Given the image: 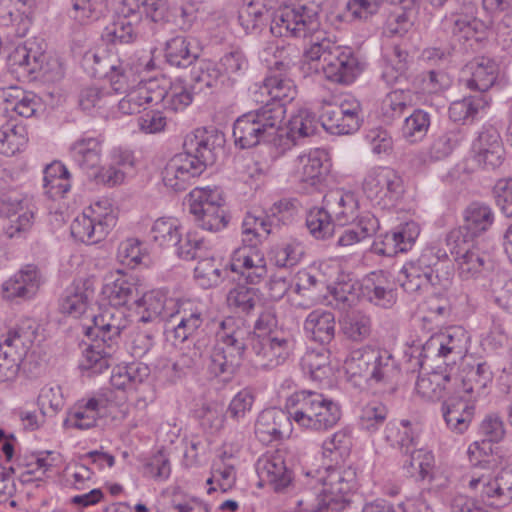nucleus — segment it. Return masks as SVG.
Instances as JSON below:
<instances>
[{
	"mask_svg": "<svg viewBox=\"0 0 512 512\" xmlns=\"http://www.w3.org/2000/svg\"><path fill=\"white\" fill-rule=\"evenodd\" d=\"M0 123V153L5 156H13L20 152L27 143V133L23 125L14 120L2 117Z\"/></svg>",
	"mask_w": 512,
	"mask_h": 512,
	"instance_id": "obj_48",
	"label": "nucleus"
},
{
	"mask_svg": "<svg viewBox=\"0 0 512 512\" xmlns=\"http://www.w3.org/2000/svg\"><path fill=\"white\" fill-rule=\"evenodd\" d=\"M116 222L113 209L102 207L97 202L72 221L70 231L74 239L86 244H96L105 239Z\"/></svg>",
	"mask_w": 512,
	"mask_h": 512,
	"instance_id": "obj_16",
	"label": "nucleus"
},
{
	"mask_svg": "<svg viewBox=\"0 0 512 512\" xmlns=\"http://www.w3.org/2000/svg\"><path fill=\"white\" fill-rule=\"evenodd\" d=\"M468 487L484 504L496 508L505 507L512 502V469H502L495 476L474 472Z\"/></svg>",
	"mask_w": 512,
	"mask_h": 512,
	"instance_id": "obj_19",
	"label": "nucleus"
},
{
	"mask_svg": "<svg viewBox=\"0 0 512 512\" xmlns=\"http://www.w3.org/2000/svg\"><path fill=\"white\" fill-rule=\"evenodd\" d=\"M306 226L314 238L324 240L334 233V217L323 204L321 208L310 210L306 217Z\"/></svg>",
	"mask_w": 512,
	"mask_h": 512,
	"instance_id": "obj_63",
	"label": "nucleus"
},
{
	"mask_svg": "<svg viewBox=\"0 0 512 512\" xmlns=\"http://www.w3.org/2000/svg\"><path fill=\"white\" fill-rule=\"evenodd\" d=\"M286 109L275 103H265L239 116L233 124L235 145L249 149L260 143L271 142L283 137L282 124Z\"/></svg>",
	"mask_w": 512,
	"mask_h": 512,
	"instance_id": "obj_7",
	"label": "nucleus"
},
{
	"mask_svg": "<svg viewBox=\"0 0 512 512\" xmlns=\"http://www.w3.org/2000/svg\"><path fill=\"white\" fill-rule=\"evenodd\" d=\"M466 71L469 77L462 80L464 86L483 93L495 84L499 75V64L493 58L478 56L466 65Z\"/></svg>",
	"mask_w": 512,
	"mask_h": 512,
	"instance_id": "obj_33",
	"label": "nucleus"
},
{
	"mask_svg": "<svg viewBox=\"0 0 512 512\" xmlns=\"http://www.w3.org/2000/svg\"><path fill=\"white\" fill-rule=\"evenodd\" d=\"M196 92L190 85L182 80L169 84L167 95L162 109L166 113H179L191 105Z\"/></svg>",
	"mask_w": 512,
	"mask_h": 512,
	"instance_id": "obj_53",
	"label": "nucleus"
},
{
	"mask_svg": "<svg viewBox=\"0 0 512 512\" xmlns=\"http://www.w3.org/2000/svg\"><path fill=\"white\" fill-rule=\"evenodd\" d=\"M188 203L190 213L202 229L217 232L227 227L230 217L217 188H194L188 195Z\"/></svg>",
	"mask_w": 512,
	"mask_h": 512,
	"instance_id": "obj_14",
	"label": "nucleus"
},
{
	"mask_svg": "<svg viewBox=\"0 0 512 512\" xmlns=\"http://www.w3.org/2000/svg\"><path fill=\"white\" fill-rule=\"evenodd\" d=\"M451 378L449 374L433 371L429 374L419 375L415 384L416 393L427 401L442 399Z\"/></svg>",
	"mask_w": 512,
	"mask_h": 512,
	"instance_id": "obj_50",
	"label": "nucleus"
},
{
	"mask_svg": "<svg viewBox=\"0 0 512 512\" xmlns=\"http://www.w3.org/2000/svg\"><path fill=\"white\" fill-rule=\"evenodd\" d=\"M350 379L360 378L382 393H393L398 384L400 366L394 355L382 348L363 346L352 350L344 362Z\"/></svg>",
	"mask_w": 512,
	"mask_h": 512,
	"instance_id": "obj_4",
	"label": "nucleus"
},
{
	"mask_svg": "<svg viewBox=\"0 0 512 512\" xmlns=\"http://www.w3.org/2000/svg\"><path fill=\"white\" fill-rule=\"evenodd\" d=\"M463 218V224L448 233L446 243L453 244L463 240L474 242V238L492 226L494 212L487 204L473 202L464 210Z\"/></svg>",
	"mask_w": 512,
	"mask_h": 512,
	"instance_id": "obj_23",
	"label": "nucleus"
},
{
	"mask_svg": "<svg viewBox=\"0 0 512 512\" xmlns=\"http://www.w3.org/2000/svg\"><path fill=\"white\" fill-rule=\"evenodd\" d=\"M476 160L486 169H495L504 161V147L498 130L491 126H483L473 144Z\"/></svg>",
	"mask_w": 512,
	"mask_h": 512,
	"instance_id": "obj_31",
	"label": "nucleus"
},
{
	"mask_svg": "<svg viewBox=\"0 0 512 512\" xmlns=\"http://www.w3.org/2000/svg\"><path fill=\"white\" fill-rule=\"evenodd\" d=\"M182 227L176 218L160 217L150 229V238L160 248H172L179 241Z\"/></svg>",
	"mask_w": 512,
	"mask_h": 512,
	"instance_id": "obj_52",
	"label": "nucleus"
},
{
	"mask_svg": "<svg viewBox=\"0 0 512 512\" xmlns=\"http://www.w3.org/2000/svg\"><path fill=\"white\" fill-rule=\"evenodd\" d=\"M466 137V132L463 128L454 126L433 140L429 154L434 160H442L448 157L456 147H458Z\"/></svg>",
	"mask_w": 512,
	"mask_h": 512,
	"instance_id": "obj_58",
	"label": "nucleus"
},
{
	"mask_svg": "<svg viewBox=\"0 0 512 512\" xmlns=\"http://www.w3.org/2000/svg\"><path fill=\"white\" fill-rule=\"evenodd\" d=\"M93 295V289L85 282H74L64 291L59 303L60 312L73 318L81 317L86 313Z\"/></svg>",
	"mask_w": 512,
	"mask_h": 512,
	"instance_id": "obj_40",
	"label": "nucleus"
},
{
	"mask_svg": "<svg viewBox=\"0 0 512 512\" xmlns=\"http://www.w3.org/2000/svg\"><path fill=\"white\" fill-rule=\"evenodd\" d=\"M383 439L390 447L398 449L403 453H409L412 448L416 447L414 430L410 422L406 420L387 423L384 429Z\"/></svg>",
	"mask_w": 512,
	"mask_h": 512,
	"instance_id": "obj_49",
	"label": "nucleus"
},
{
	"mask_svg": "<svg viewBox=\"0 0 512 512\" xmlns=\"http://www.w3.org/2000/svg\"><path fill=\"white\" fill-rule=\"evenodd\" d=\"M286 451L277 449L267 452L256 462V472L261 481L270 484L277 492L287 488L293 479L292 471L285 461Z\"/></svg>",
	"mask_w": 512,
	"mask_h": 512,
	"instance_id": "obj_27",
	"label": "nucleus"
},
{
	"mask_svg": "<svg viewBox=\"0 0 512 512\" xmlns=\"http://www.w3.org/2000/svg\"><path fill=\"white\" fill-rule=\"evenodd\" d=\"M190 85L196 94H211L214 91L226 87L225 75L218 65L209 60L201 61L191 72Z\"/></svg>",
	"mask_w": 512,
	"mask_h": 512,
	"instance_id": "obj_37",
	"label": "nucleus"
},
{
	"mask_svg": "<svg viewBox=\"0 0 512 512\" xmlns=\"http://www.w3.org/2000/svg\"><path fill=\"white\" fill-rule=\"evenodd\" d=\"M488 105L484 96H469L461 100L454 101L449 107V118L453 122L463 124L473 122L479 111Z\"/></svg>",
	"mask_w": 512,
	"mask_h": 512,
	"instance_id": "obj_57",
	"label": "nucleus"
},
{
	"mask_svg": "<svg viewBox=\"0 0 512 512\" xmlns=\"http://www.w3.org/2000/svg\"><path fill=\"white\" fill-rule=\"evenodd\" d=\"M101 152V142L94 137L79 139L70 149L73 161L85 172L98 169Z\"/></svg>",
	"mask_w": 512,
	"mask_h": 512,
	"instance_id": "obj_46",
	"label": "nucleus"
},
{
	"mask_svg": "<svg viewBox=\"0 0 512 512\" xmlns=\"http://www.w3.org/2000/svg\"><path fill=\"white\" fill-rule=\"evenodd\" d=\"M450 265L445 250L425 248L416 260L401 269L398 281L404 291L414 297L422 295L430 286L448 289L451 285Z\"/></svg>",
	"mask_w": 512,
	"mask_h": 512,
	"instance_id": "obj_6",
	"label": "nucleus"
},
{
	"mask_svg": "<svg viewBox=\"0 0 512 512\" xmlns=\"http://www.w3.org/2000/svg\"><path fill=\"white\" fill-rule=\"evenodd\" d=\"M293 421L301 428L325 431L335 426L341 418L338 403L321 393L301 390L293 393L286 403Z\"/></svg>",
	"mask_w": 512,
	"mask_h": 512,
	"instance_id": "obj_9",
	"label": "nucleus"
},
{
	"mask_svg": "<svg viewBox=\"0 0 512 512\" xmlns=\"http://www.w3.org/2000/svg\"><path fill=\"white\" fill-rule=\"evenodd\" d=\"M316 130L317 120L315 115L308 109H300L289 120L287 131L283 129V135H286L291 145H295L298 139L314 135Z\"/></svg>",
	"mask_w": 512,
	"mask_h": 512,
	"instance_id": "obj_55",
	"label": "nucleus"
},
{
	"mask_svg": "<svg viewBox=\"0 0 512 512\" xmlns=\"http://www.w3.org/2000/svg\"><path fill=\"white\" fill-rule=\"evenodd\" d=\"M469 336L461 326H451L440 333L432 335L415 357L416 364L423 367L424 360L442 359L447 366L462 358L468 350Z\"/></svg>",
	"mask_w": 512,
	"mask_h": 512,
	"instance_id": "obj_15",
	"label": "nucleus"
},
{
	"mask_svg": "<svg viewBox=\"0 0 512 512\" xmlns=\"http://www.w3.org/2000/svg\"><path fill=\"white\" fill-rule=\"evenodd\" d=\"M223 143L224 135L216 130L197 129L188 134L184 152L172 157L162 172L164 185L176 192L185 190L191 179L215 163Z\"/></svg>",
	"mask_w": 512,
	"mask_h": 512,
	"instance_id": "obj_1",
	"label": "nucleus"
},
{
	"mask_svg": "<svg viewBox=\"0 0 512 512\" xmlns=\"http://www.w3.org/2000/svg\"><path fill=\"white\" fill-rule=\"evenodd\" d=\"M172 248L179 258L188 261L205 256L209 243L197 232H187L185 235L181 232L179 241Z\"/></svg>",
	"mask_w": 512,
	"mask_h": 512,
	"instance_id": "obj_62",
	"label": "nucleus"
},
{
	"mask_svg": "<svg viewBox=\"0 0 512 512\" xmlns=\"http://www.w3.org/2000/svg\"><path fill=\"white\" fill-rule=\"evenodd\" d=\"M230 309L245 315L250 314L259 302V290L243 284H237L227 294Z\"/></svg>",
	"mask_w": 512,
	"mask_h": 512,
	"instance_id": "obj_60",
	"label": "nucleus"
},
{
	"mask_svg": "<svg viewBox=\"0 0 512 512\" xmlns=\"http://www.w3.org/2000/svg\"><path fill=\"white\" fill-rule=\"evenodd\" d=\"M450 253L458 267L459 276L463 280L484 277L493 268L490 255L482 251L478 243L463 240L453 244L447 243Z\"/></svg>",
	"mask_w": 512,
	"mask_h": 512,
	"instance_id": "obj_20",
	"label": "nucleus"
},
{
	"mask_svg": "<svg viewBox=\"0 0 512 512\" xmlns=\"http://www.w3.org/2000/svg\"><path fill=\"white\" fill-rule=\"evenodd\" d=\"M442 414L447 427L452 432L462 434L472 421L474 407L462 398H451L443 403Z\"/></svg>",
	"mask_w": 512,
	"mask_h": 512,
	"instance_id": "obj_42",
	"label": "nucleus"
},
{
	"mask_svg": "<svg viewBox=\"0 0 512 512\" xmlns=\"http://www.w3.org/2000/svg\"><path fill=\"white\" fill-rule=\"evenodd\" d=\"M323 204L332 213L334 221L341 226L355 223L361 216L358 199L352 192L331 190L324 195Z\"/></svg>",
	"mask_w": 512,
	"mask_h": 512,
	"instance_id": "obj_35",
	"label": "nucleus"
},
{
	"mask_svg": "<svg viewBox=\"0 0 512 512\" xmlns=\"http://www.w3.org/2000/svg\"><path fill=\"white\" fill-rule=\"evenodd\" d=\"M198 56L197 46L187 37L176 36L166 42L165 59L171 66L186 68L193 64Z\"/></svg>",
	"mask_w": 512,
	"mask_h": 512,
	"instance_id": "obj_44",
	"label": "nucleus"
},
{
	"mask_svg": "<svg viewBox=\"0 0 512 512\" xmlns=\"http://www.w3.org/2000/svg\"><path fill=\"white\" fill-rule=\"evenodd\" d=\"M274 217L263 211L247 212L242 222V243L260 245L272 233Z\"/></svg>",
	"mask_w": 512,
	"mask_h": 512,
	"instance_id": "obj_43",
	"label": "nucleus"
},
{
	"mask_svg": "<svg viewBox=\"0 0 512 512\" xmlns=\"http://www.w3.org/2000/svg\"><path fill=\"white\" fill-rule=\"evenodd\" d=\"M362 189L371 204L381 210L395 208L405 192L399 173L385 166L370 169L363 180Z\"/></svg>",
	"mask_w": 512,
	"mask_h": 512,
	"instance_id": "obj_13",
	"label": "nucleus"
},
{
	"mask_svg": "<svg viewBox=\"0 0 512 512\" xmlns=\"http://www.w3.org/2000/svg\"><path fill=\"white\" fill-rule=\"evenodd\" d=\"M359 292L363 299L382 308H390L396 302L393 284L382 270L366 275L359 284Z\"/></svg>",
	"mask_w": 512,
	"mask_h": 512,
	"instance_id": "obj_32",
	"label": "nucleus"
},
{
	"mask_svg": "<svg viewBox=\"0 0 512 512\" xmlns=\"http://www.w3.org/2000/svg\"><path fill=\"white\" fill-rule=\"evenodd\" d=\"M42 283L38 267L27 264L3 283V297L15 301L29 300L37 294Z\"/></svg>",
	"mask_w": 512,
	"mask_h": 512,
	"instance_id": "obj_29",
	"label": "nucleus"
},
{
	"mask_svg": "<svg viewBox=\"0 0 512 512\" xmlns=\"http://www.w3.org/2000/svg\"><path fill=\"white\" fill-rule=\"evenodd\" d=\"M490 26L491 21H484L473 14L463 12L446 15L441 21L442 31L459 43L482 41Z\"/></svg>",
	"mask_w": 512,
	"mask_h": 512,
	"instance_id": "obj_22",
	"label": "nucleus"
},
{
	"mask_svg": "<svg viewBox=\"0 0 512 512\" xmlns=\"http://www.w3.org/2000/svg\"><path fill=\"white\" fill-rule=\"evenodd\" d=\"M420 230L415 222H407L395 230L385 233L380 243L374 244L375 252L392 257L411 249L419 236Z\"/></svg>",
	"mask_w": 512,
	"mask_h": 512,
	"instance_id": "obj_36",
	"label": "nucleus"
},
{
	"mask_svg": "<svg viewBox=\"0 0 512 512\" xmlns=\"http://www.w3.org/2000/svg\"><path fill=\"white\" fill-rule=\"evenodd\" d=\"M269 25L275 37L306 38L320 25L319 8L300 3L280 5L272 12Z\"/></svg>",
	"mask_w": 512,
	"mask_h": 512,
	"instance_id": "obj_12",
	"label": "nucleus"
},
{
	"mask_svg": "<svg viewBox=\"0 0 512 512\" xmlns=\"http://www.w3.org/2000/svg\"><path fill=\"white\" fill-rule=\"evenodd\" d=\"M230 269L251 285L259 284L268 274L264 253L258 244L242 243L236 248L231 255Z\"/></svg>",
	"mask_w": 512,
	"mask_h": 512,
	"instance_id": "obj_21",
	"label": "nucleus"
},
{
	"mask_svg": "<svg viewBox=\"0 0 512 512\" xmlns=\"http://www.w3.org/2000/svg\"><path fill=\"white\" fill-rule=\"evenodd\" d=\"M300 366L302 371L314 381L321 382L331 373L329 354L324 349L307 350L300 360Z\"/></svg>",
	"mask_w": 512,
	"mask_h": 512,
	"instance_id": "obj_54",
	"label": "nucleus"
},
{
	"mask_svg": "<svg viewBox=\"0 0 512 512\" xmlns=\"http://www.w3.org/2000/svg\"><path fill=\"white\" fill-rule=\"evenodd\" d=\"M106 407L102 397L81 399L68 411L63 422L64 427L77 430H89L96 427L101 410Z\"/></svg>",
	"mask_w": 512,
	"mask_h": 512,
	"instance_id": "obj_34",
	"label": "nucleus"
},
{
	"mask_svg": "<svg viewBox=\"0 0 512 512\" xmlns=\"http://www.w3.org/2000/svg\"><path fill=\"white\" fill-rule=\"evenodd\" d=\"M344 229L336 242L339 247H349L372 237L379 229V220L373 214L362 213L355 223Z\"/></svg>",
	"mask_w": 512,
	"mask_h": 512,
	"instance_id": "obj_45",
	"label": "nucleus"
},
{
	"mask_svg": "<svg viewBox=\"0 0 512 512\" xmlns=\"http://www.w3.org/2000/svg\"><path fill=\"white\" fill-rule=\"evenodd\" d=\"M43 187L51 199L63 198L71 188L70 173L61 162H53L44 170Z\"/></svg>",
	"mask_w": 512,
	"mask_h": 512,
	"instance_id": "obj_47",
	"label": "nucleus"
},
{
	"mask_svg": "<svg viewBox=\"0 0 512 512\" xmlns=\"http://www.w3.org/2000/svg\"><path fill=\"white\" fill-rule=\"evenodd\" d=\"M292 421L291 409L287 412L277 408L265 409L256 420L255 435L263 444L281 440L291 431Z\"/></svg>",
	"mask_w": 512,
	"mask_h": 512,
	"instance_id": "obj_30",
	"label": "nucleus"
},
{
	"mask_svg": "<svg viewBox=\"0 0 512 512\" xmlns=\"http://www.w3.org/2000/svg\"><path fill=\"white\" fill-rule=\"evenodd\" d=\"M278 0H243L239 11L241 26L249 31L259 29L271 20V14L278 6Z\"/></svg>",
	"mask_w": 512,
	"mask_h": 512,
	"instance_id": "obj_39",
	"label": "nucleus"
},
{
	"mask_svg": "<svg viewBox=\"0 0 512 512\" xmlns=\"http://www.w3.org/2000/svg\"><path fill=\"white\" fill-rule=\"evenodd\" d=\"M328 171V154L324 149H310L294 160V177L303 189L317 187L324 181Z\"/></svg>",
	"mask_w": 512,
	"mask_h": 512,
	"instance_id": "obj_26",
	"label": "nucleus"
},
{
	"mask_svg": "<svg viewBox=\"0 0 512 512\" xmlns=\"http://www.w3.org/2000/svg\"><path fill=\"white\" fill-rule=\"evenodd\" d=\"M140 314L139 321L142 323L153 322L160 318L167 320L170 312L167 311V298L160 290L144 291L137 297L134 305Z\"/></svg>",
	"mask_w": 512,
	"mask_h": 512,
	"instance_id": "obj_41",
	"label": "nucleus"
},
{
	"mask_svg": "<svg viewBox=\"0 0 512 512\" xmlns=\"http://www.w3.org/2000/svg\"><path fill=\"white\" fill-rule=\"evenodd\" d=\"M335 316L324 309L311 311L304 321V331L311 340L321 345L330 344L335 337Z\"/></svg>",
	"mask_w": 512,
	"mask_h": 512,
	"instance_id": "obj_38",
	"label": "nucleus"
},
{
	"mask_svg": "<svg viewBox=\"0 0 512 512\" xmlns=\"http://www.w3.org/2000/svg\"><path fill=\"white\" fill-rule=\"evenodd\" d=\"M303 253L300 242L288 240L272 246L269 251V259L279 268H289L298 264Z\"/></svg>",
	"mask_w": 512,
	"mask_h": 512,
	"instance_id": "obj_61",
	"label": "nucleus"
},
{
	"mask_svg": "<svg viewBox=\"0 0 512 512\" xmlns=\"http://www.w3.org/2000/svg\"><path fill=\"white\" fill-rule=\"evenodd\" d=\"M310 56L322 59L321 70L325 78L337 84L349 85L364 71L365 62L350 47L324 42L311 49Z\"/></svg>",
	"mask_w": 512,
	"mask_h": 512,
	"instance_id": "obj_10",
	"label": "nucleus"
},
{
	"mask_svg": "<svg viewBox=\"0 0 512 512\" xmlns=\"http://www.w3.org/2000/svg\"><path fill=\"white\" fill-rule=\"evenodd\" d=\"M34 205L31 198L17 191L10 190L0 196V216L9 219L4 228L10 238H25L34 224Z\"/></svg>",
	"mask_w": 512,
	"mask_h": 512,
	"instance_id": "obj_18",
	"label": "nucleus"
},
{
	"mask_svg": "<svg viewBox=\"0 0 512 512\" xmlns=\"http://www.w3.org/2000/svg\"><path fill=\"white\" fill-rule=\"evenodd\" d=\"M250 334L248 327L232 318L222 321L210 352L208 371L215 377L233 375L244 359Z\"/></svg>",
	"mask_w": 512,
	"mask_h": 512,
	"instance_id": "obj_8",
	"label": "nucleus"
},
{
	"mask_svg": "<svg viewBox=\"0 0 512 512\" xmlns=\"http://www.w3.org/2000/svg\"><path fill=\"white\" fill-rule=\"evenodd\" d=\"M505 426L502 419L495 414L486 416L480 424L479 433L483 436L481 442H474L468 448L471 463L474 466L484 467L489 463L487 459L492 452V443L500 442L505 436Z\"/></svg>",
	"mask_w": 512,
	"mask_h": 512,
	"instance_id": "obj_28",
	"label": "nucleus"
},
{
	"mask_svg": "<svg viewBox=\"0 0 512 512\" xmlns=\"http://www.w3.org/2000/svg\"><path fill=\"white\" fill-rule=\"evenodd\" d=\"M356 487V470L351 466L327 470L323 482L305 489L297 505L304 512H349L348 494Z\"/></svg>",
	"mask_w": 512,
	"mask_h": 512,
	"instance_id": "obj_5",
	"label": "nucleus"
},
{
	"mask_svg": "<svg viewBox=\"0 0 512 512\" xmlns=\"http://www.w3.org/2000/svg\"><path fill=\"white\" fill-rule=\"evenodd\" d=\"M142 282L138 276L117 270L106 280L102 294L109 305L122 309L135 305L137 297L142 293Z\"/></svg>",
	"mask_w": 512,
	"mask_h": 512,
	"instance_id": "obj_25",
	"label": "nucleus"
},
{
	"mask_svg": "<svg viewBox=\"0 0 512 512\" xmlns=\"http://www.w3.org/2000/svg\"><path fill=\"white\" fill-rule=\"evenodd\" d=\"M492 381L491 366L486 361H481L468 370L462 380V390L466 394H475V397L481 396Z\"/></svg>",
	"mask_w": 512,
	"mask_h": 512,
	"instance_id": "obj_56",
	"label": "nucleus"
},
{
	"mask_svg": "<svg viewBox=\"0 0 512 512\" xmlns=\"http://www.w3.org/2000/svg\"><path fill=\"white\" fill-rule=\"evenodd\" d=\"M37 334L35 320H19L2 335L0 340V382L14 378Z\"/></svg>",
	"mask_w": 512,
	"mask_h": 512,
	"instance_id": "obj_11",
	"label": "nucleus"
},
{
	"mask_svg": "<svg viewBox=\"0 0 512 512\" xmlns=\"http://www.w3.org/2000/svg\"><path fill=\"white\" fill-rule=\"evenodd\" d=\"M343 334L350 340L360 342L370 336L371 318L360 310L347 311L339 320Z\"/></svg>",
	"mask_w": 512,
	"mask_h": 512,
	"instance_id": "obj_51",
	"label": "nucleus"
},
{
	"mask_svg": "<svg viewBox=\"0 0 512 512\" xmlns=\"http://www.w3.org/2000/svg\"><path fill=\"white\" fill-rule=\"evenodd\" d=\"M36 0H11V8L6 12L10 23L15 26L17 36L24 37L29 31Z\"/></svg>",
	"mask_w": 512,
	"mask_h": 512,
	"instance_id": "obj_59",
	"label": "nucleus"
},
{
	"mask_svg": "<svg viewBox=\"0 0 512 512\" xmlns=\"http://www.w3.org/2000/svg\"><path fill=\"white\" fill-rule=\"evenodd\" d=\"M92 325H83V333L93 343L85 350L81 367L101 373L113 361L121 333L129 326L126 309L111 306L91 315Z\"/></svg>",
	"mask_w": 512,
	"mask_h": 512,
	"instance_id": "obj_2",
	"label": "nucleus"
},
{
	"mask_svg": "<svg viewBox=\"0 0 512 512\" xmlns=\"http://www.w3.org/2000/svg\"><path fill=\"white\" fill-rule=\"evenodd\" d=\"M177 309L170 312L166 320L165 333L169 339L184 342L197 334L204 322L202 311L191 302L176 304Z\"/></svg>",
	"mask_w": 512,
	"mask_h": 512,
	"instance_id": "obj_24",
	"label": "nucleus"
},
{
	"mask_svg": "<svg viewBox=\"0 0 512 512\" xmlns=\"http://www.w3.org/2000/svg\"><path fill=\"white\" fill-rule=\"evenodd\" d=\"M220 66L225 75L227 88H231L248 70V60L240 49H232L220 59Z\"/></svg>",
	"mask_w": 512,
	"mask_h": 512,
	"instance_id": "obj_64",
	"label": "nucleus"
},
{
	"mask_svg": "<svg viewBox=\"0 0 512 512\" xmlns=\"http://www.w3.org/2000/svg\"><path fill=\"white\" fill-rule=\"evenodd\" d=\"M291 46L277 47L274 54L275 61L270 68L269 75L264 79L262 88L270 96L267 103H279L285 109V105L290 103L297 95L296 85L288 76L294 62L290 51Z\"/></svg>",
	"mask_w": 512,
	"mask_h": 512,
	"instance_id": "obj_17",
	"label": "nucleus"
},
{
	"mask_svg": "<svg viewBox=\"0 0 512 512\" xmlns=\"http://www.w3.org/2000/svg\"><path fill=\"white\" fill-rule=\"evenodd\" d=\"M295 336L291 329L280 325L273 308H266L254 323L251 350L255 362L263 369L283 365L293 355Z\"/></svg>",
	"mask_w": 512,
	"mask_h": 512,
	"instance_id": "obj_3",
	"label": "nucleus"
}]
</instances>
